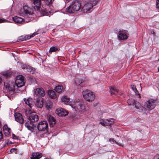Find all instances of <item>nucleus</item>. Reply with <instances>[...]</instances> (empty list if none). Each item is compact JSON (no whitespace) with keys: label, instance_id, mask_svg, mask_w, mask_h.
I'll return each instance as SVG.
<instances>
[{"label":"nucleus","instance_id":"17","mask_svg":"<svg viewBox=\"0 0 159 159\" xmlns=\"http://www.w3.org/2000/svg\"><path fill=\"white\" fill-rule=\"evenodd\" d=\"M114 122L113 119H107L103 122H101L100 123L103 126H110L111 124L113 123Z\"/></svg>","mask_w":159,"mask_h":159},{"label":"nucleus","instance_id":"1","mask_svg":"<svg viewBox=\"0 0 159 159\" xmlns=\"http://www.w3.org/2000/svg\"><path fill=\"white\" fill-rule=\"evenodd\" d=\"M62 101L65 104L70 105L72 108H74L75 111H80L84 110V107L83 105L82 102L79 99L72 101L71 99H70L66 96L63 97L61 98Z\"/></svg>","mask_w":159,"mask_h":159},{"label":"nucleus","instance_id":"7","mask_svg":"<svg viewBox=\"0 0 159 159\" xmlns=\"http://www.w3.org/2000/svg\"><path fill=\"white\" fill-rule=\"evenodd\" d=\"M15 84L18 87L20 88L23 86L25 84L24 77L20 75L17 76L16 77Z\"/></svg>","mask_w":159,"mask_h":159},{"label":"nucleus","instance_id":"19","mask_svg":"<svg viewBox=\"0 0 159 159\" xmlns=\"http://www.w3.org/2000/svg\"><path fill=\"white\" fill-rule=\"evenodd\" d=\"M3 130L5 136L7 137L9 136L11 132V129L9 128L6 124L5 125L3 126Z\"/></svg>","mask_w":159,"mask_h":159},{"label":"nucleus","instance_id":"30","mask_svg":"<svg viewBox=\"0 0 159 159\" xmlns=\"http://www.w3.org/2000/svg\"><path fill=\"white\" fill-rule=\"evenodd\" d=\"M127 102L129 105H134L136 102L134 99L131 98L127 100Z\"/></svg>","mask_w":159,"mask_h":159},{"label":"nucleus","instance_id":"12","mask_svg":"<svg viewBox=\"0 0 159 159\" xmlns=\"http://www.w3.org/2000/svg\"><path fill=\"white\" fill-rule=\"evenodd\" d=\"M56 113L59 116H66L68 113L67 111L61 108H57L56 110Z\"/></svg>","mask_w":159,"mask_h":159},{"label":"nucleus","instance_id":"46","mask_svg":"<svg viewBox=\"0 0 159 159\" xmlns=\"http://www.w3.org/2000/svg\"><path fill=\"white\" fill-rule=\"evenodd\" d=\"M158 61H159V59H158Z\"/></svg>","mask_w":159,"mask_h":159},{"label":"nucleus","instance_id":"39","mask_svg":"<svg viewBox=\"0 0 159 159\" xmlns=\"http://www.w3.org/2000/svg\"><path fill=\"white\" fill-rule=\"evenodd\" d=\"M154 159H159V154H156L154 157Z\"/></svg>","mask_w":159,"mask_h":159},{"label":"nucleus","instance_id":"11","mask_svg":"<svg viewBox=\"0 0 159 159\" xmlns=\"http://www.w3.org/2000/svg\"><path fill=\"white\" fill-rule=\"evenodd\" d=\"M4 86L9 91L13 92L15 90V86L14 83H12L10 81L7 80L4 83Z\"/></svg>","mask_w":159,"mask_h":159},{"label":"nucleus","instance_id":"18","mask_svg":"<svg viewBox=\"0 0 159 159\" xmlns=\"http://www.w3.org/2000/svg\"><path fill=\"white\" fill-rule=\"evenodd\" d=\"M25 126L29 130L31 131H33L34 127V125L33 123L30 120L25 123Z\"/></svg>","mask_w":159,"mask_h":159},{"label":"nucleus","instance_id":"14","mask_svg":"<svg viewBox=\"0 0 159 159\" xmlns=\"http://www.w3.org/2000/svg\"><path fill=\"white\" fill-rule=\"evenodd\" d=\"M14 116L17 122L21 124L24 123V120L20 113H15Z\"/></svg>","mask_w":159,"mask_h":159},{"label":"nucleus","instance_id":"29","mask_svg":"<svg viewBox=\"0 0 159 159\" xmlns=\"http://www.w3.org/2000/svg\"><path fill=\"white\" fill-rule=\"evenodd\" d=\"M110 89L111 94V95L115 94V93H118V90L115 88L114 87L111 86L110 87Z\"/></svg>","mask_w":159,"mask_h":159},{"label":"nucleus","instance_id":"21","mask_svg":"<svg viewBox=\"0 0 159 159\" xmlns=\"http://www.w3.org/2000/svg\"><path fill=\"white\" fill-rule=\"evenodd\" d=\"M134 105L137 109V111L138 112H142L145 110V108L139 102H135Z\"/></svg>","mask_w":159,"mask_h":159},{"label":"nucleus","instance_id":"26","mask_svg":"<svg viewBox=\"0 0 159 159\" xmlns=\"http://www.w3.org/2000/svg\"><path fill=\"white\" fill-rule=\"evenodd\" d=\"M33 113V111L31 110V108H30V107L26 109L25 111V113L27 117H29L30 115Z\"/></svg>","mask_w":159,"mask_h":159},{"label":"nucleus","instance_id":"16","mask_svg":"<svg viewBox=\"0 0 159 159\" xmlns=\"http://www.w3.org/2000/svg\"><path fill=\"white\" fill-rule=\"evenodd\" d=\"M39 116L37 114L33 113L29 117V120L31 122L34 123L36 122L39 120Z\"/></svg>","mask_w":159,"mask_h":159},{"label":"nucleus","instance_id":"5","mask_svg":"<svg viewBox=\"0 0 159 159\" xmlns=\"http://www.w3.org/2000/svg\"><path fill=\"white\" fill-rule=\"evenodd\" d=\"M84 98L89 102H92L95 98V95L93 93L89 90H86L82 92Z\"/></svg>","mask_w":159,"mask_h":159},{"label":"nucleus","instance_id":"45","mask_svg":"<svg viewBox=\"0 0 159 159\" xmlns=\"http://www.w3.org/2000/svg\"><path fill=\"white\" fill-rule=\"evenodd\" d=\"M44 159H48L47 158H44Z\"/></svg>","mask_w":159,"mask_h":159},{"label":"nucleus","instance_id":"2","mask_svg":"<svg viewBox=\"0 0 159 159\" xmlns=\"http://www.w3.org/2000/svg\"><path fill=\"white\" fill-rule=\"evenodd\" d=\"M81 10V3L78 0H74L70 3V6L66 8V11L69 13H74Z\"/></svg>","mask_w":159,"mask_h":159},{"label":"nucleus","instance_id":"41","mask_svg":"<svg viewBox=\"0 0 159 159\" xmlns=\"http://www.w3.org/2000/svg\"><path fill=\"white\" fill-rule=\"evenodd\" d=\"M4 21V20L0 18V23L3 22Z\"/></svg>","mask_w":159,"mask_h":159},{"label":"nucleus","instance_id":"38","mask_svg":"<svg viewBox=\"0 0 159 159\" xmlns=\"http://www.w3.org/2000/svg\"><path fill=\"white\" fill-rule=\"evenodd\" d=\"M131 88L133 89V90L134 91L137 89L136 86L134 85L131 86Z\"/></svg>","mask_w":159,"mask_h":159},{"label":"nucleus","instance_id":"40","mask_svg":"<svg viewBox=\"0 0 159 159\" xmlns=\"http://www.w3.org/2000/svg\"><path fill=\"white\" fill-rule=\"evenodd\" d=\"M156 7L157 8H159V0H157Z\"/></svg>","mask_w":159,"mask_h":159},{"label":"nucleus","instance_id":"44","mask_svg":"<svg viewBox=\"0 0 159 159\" xmlns=\"http://www.w3.org/2000/svg\"><path fill=\"white\" fill-rule=\"evenodd\" d=\"M158 72H159V67L158 68Z\"/></svg>","mask_w":159,"mask_h":159},{"label":"nucleus","instance_id":"15","mask_svg":"<svg viewBox=\"0 0 159 159\" xmlns=\"http://www.w3.org/2000/svg\"><path fill=\"white\" fill-rule=\"evenodd\" d=\"M35 94L38 96L43 97L45 95V92L42 88H37L34 91Z\"/></svg>","mask_w":159,"mask_h":159},{"label":"nucleus","instance_id":"28","mask_svg":"<svg viewBox=\"0 0 159 159\" xmlns=\"http://www.w3.org/2000/svg\"><path fill=\"white\" fill-rule=\"evenodd\" d=\"M48 94L52 98H56V95L55 92L52 90H49L48 92Z\"/></svg>","mask_w":159,"mask_h":159},{"label":"nucleus","instance_id":"9","mask_svg":"<svg viewBox=\"0 0 159 159\" xmlns=\"http://www.w3.org/2000/svg\"><path fill=\"white\" fill-rule=\"evenodd\" d=\"M128 31L124 30L119 31L117 38L119 40H125L128 38Z\"/></svg>","mask_w":159,"mask_h":159},{"label":"nucleus","instance_id":"20","mask_svg":"<svg viewBox=\"0 0 159 159\" xmlns=\"http://www.w3.org/2000/svg\"><path fill=\"white\" fill-rule=\"evenodd\" d=\"M13 20L16 23L18 24H23L25 23V21L24 19L15 16L12 18Z\"/></svg>","mask_w":159,"mask_h":159},{"label":"nucleus","instance_id":"31","mask_svg":"<svg viewBox=\"0 0 159 159\" xmlns=\"http://www.w3.org/2000/svg\"><path fill=\"white\" fill-rule=\"evenodd\" d=\"M2 75L6 78H7L11 76V73L10 72L6 71L3 72Z\"/></svg>","mask_w":159,"mask_h":159},{"label":"nucleus","instance_id":"4","mask_svg":"<svg viewBox=\"0 0 159 159\" xmlns=\"http://www.w3.org/2000/svg\"><path fill=\"white\" fill-rule=\"evenodd\" d=\"M52 0H45L46 4L43 5L39 10L41 13L43 15H48L49 14L51 13L52 12V10L51 8Z\"/></svg>","mask_w":159,"mask_h":159},{"label":"nucleus","instance_id":"43","mask_svg":"<svg viewBox=\"0 0 159 159\" xmlns=\"http://www.w3.org/2000/svg\"><path fill=\"white\" fill-rule=\"evenodd\" d=\"M152 31L153 32V33H152V34H155V32L153 31Z\"/></svg>","mask_w":159,"mask_h":159},{"label":"nucleus","instance_id":"24","mask_svg":"<svg viewBox=\"0 0 159 159\" xmlns=\"http://www.w3.org/2000/svg\"><path fill=\"white\" fill-rule=\"evenodd\" d=\"M48 120L50 127H52L55 125L56 120L52 116H49Z\"/></svg>","mask_w":159,"mask_h":159},{"label":"nucleus","instance_id":"25","mask_svg":"<svg viewBox=\"0 0 159 159\" xmlns=\"http://www.w3.org/2000/svg\"><path fill=\"white\" fill-rule=\"evenodd\" d=\"M35 105L38 107L42 108L43 106V101L42 98H37L35 103Z\"/></svg>","mask_w":159,"mask_h":159},{"label":"nucleus","instance_id":"35","mask_svg":"<svg viewBox=\"0 0 159 159\" xmlns=\"http://www.w3.org/2000/svg\"><path fill=\"white\" fill-rule=\"evenodd\" d=\"M51 106H52V104H51V103H49V105L47 103L46 104V107L48 109H51Z\"/></svg>","mask_w":159,"mask_h":159},{"label":"nucleus","instance_id":"34","mask_svg":"<svg viewBox=\"0 0 159 159\" xmlns=\"http://www.w3.org/2000/svg\"><path fill=\"white\" fill-rule=\"evenodd\" d=\"M134 92H135V93L136 95L138 96V98H141L140 95L139 93V92L138 91L137 89Z\"/></svg>","mask_w":159,"mask_h":159},{"label":"nucleus","instance_id":"27","mask_svg":"<svg viewBox=\"0 0 159 159\" xmlns=\"http://www.w3.org/2000/svg\"><path fill=\"white\" fill-rule=\"evenodd\" d=\"M65 88L63 86L59 85L56 86L55 88V91L58 93L61 92Z\"/></svg>","mask_w":159,"mask_h":159},{"label":"nucleus","instance_id":"23","mask_svg":"<svg viewBox=\"0 0 159 159\" xmlns=\"http://www.w3.org/2000/svg\"><path fill=\"white\" fill-rule=\"evenodd\" d=\"M42 157V155L41 153L33 152L32 154L30 159H39Z\"/></svg>","mask_w":159,"mask_h":159},{"label":"nucleus","instance_id":"13","mask_svg":"<svg viewBox=\"0 0 159 159\" xmlns=\"http://www.w3.org/2000/svg\"><path fill=\"white\" fill-rule=\"evenodd\" d=\"M37 34V33H34L31 35H26L25 36H20L18 38L17 41L19 42H20L26 40H27L30 39L32 37H34V36H35Z\"/></svg>","mask_w":159,"mask_h":159},{"label":"nucleus","instance_id":"22","mask_svg":"<svg viewBox=\"0 0 159 159\" xmlns=\"http://www.w3.org/2000/svg\"><path fill=\"white\" fill-rule=\"evenodd\" d=\"M24 100L25 102V103L28 105L30 108H31L33 106L34 102L32 98H28L26 99L24 98Z\"/></svg>","mask_w":159,"mask_h":159},{"label":"nucleus","instance_id":"6","mask_svg":"<svg viewBox=\"0 0 159 159\" xmlns=\"http://www.w3.org/2000/svg\"><path fill=\"white\" fill-rule=\"evenodd\" d=\"M31 8L27 5L24 6L22 8L20 9L19 11V14L21 16H25L28 15H31L32 13L31 12Z\"/></svg>","mask_w":159,"mask_h":159},{"label":"nucleus","instance_id":"8","mask_svg":"<svg viewBox=\"0 0 159 159\" xmlns=\"http://www.w3.org/2000/svg\"><path fill=\"white\" fill-rule=\"evenodd\" d=\"M156 100L153 99H149L145 103V106L149 110H151L154 108L156 105Z\"/></svg>","mask_w":159,"mask_h":159},{"label":"nucleus","instance_id":"32","mask_svg":"<svg viewBox=\"0 0 159 159\" xmlns=\"http://www.w3.org/2000/svg\"><path fill=\"white\" fill-rule=\"evenodd\" d=\"M58 50V49L55 47H52L50 48L49 52L52 53V52H56Z\"/></svg>","mask_w":159,"mask_h":159},{"label":"nucleus","instance_id":"42","mask_svg":"<svg viewBox=\"0 0 159 159\" xmlns=\"http://www.w3.org/2000/svg\"><path fill=\"white\" fill-rule=\"evenodd\" d=\"M2 82V78L0 77V84Z\"/></svg>","mask_w":159,"mask_h":159},{"label":"nucleus","instance_id":"37","mask_svg":"<svg viewBox=\"0 0 159 159\" xmlns=\"http://www.w3.org/2000/svg\"><path fill=\"white\" fill-rule=\"evenodd\" d=\"M3 136L2 132H0V141H1L3 139Z\"/></svg>","mask_w":159,"mask_h":159},{"label":"nucleus","instance_id":"10","mask_svg":"<svg viewBox=\"0 0 159 159\" xmlns=\"http://www.w3.org/2000/svg\"><path fill=\"white\" fill-rule=\"evenodd\" d=\"M48 128V124L46 121H43L39 123L37 126V128L39 131H44Z\"/></svg>","mask_w":159,"mask_h":159},{"label":"nucleus","instance_id":"36","mask_svg":"<svg viewBox=\"0 0 159 159\" xmlns=\"http://www.w3.org/2000/svg\"><path fill=\"white\" fill-rule=\"evenodd\" d=\"M12 139H19V137L15 135V134H12Z\"/></svg>","mask_w":159,"mask_h":159},{"label":"nucleus","instance_id":"33","mask_svg":"<svg viewBox=\"0 0 159 159\" xmlns=\"http://www.w3.org/2000/svg\"><path fill=\"white\" fill-rule=\"evenodd\" d=\"M109 141H110L111 143H115L117 144H118V145H119L120 146H123V145H122L121 144L118 143L117 142L115 141L114 140V139L113 138H111V139H109Z\"/></svg>","mask_w":159,"mask_h":159},{"label":"nucleus","instance_id":"3","mask_svg":"<svg viewBox=\"0 0 159 159\" xmlns=\"http://www.w3.org/2000/svg\"><path fill=\"white\" fill-rule=\"evenodd\" d=\"M98 3L97 0H90L85 1L81 5V11L84 13L90 11L93 6H95Z\"/></svg>","mask_w":159,"mask_h":159}]
</instances>
